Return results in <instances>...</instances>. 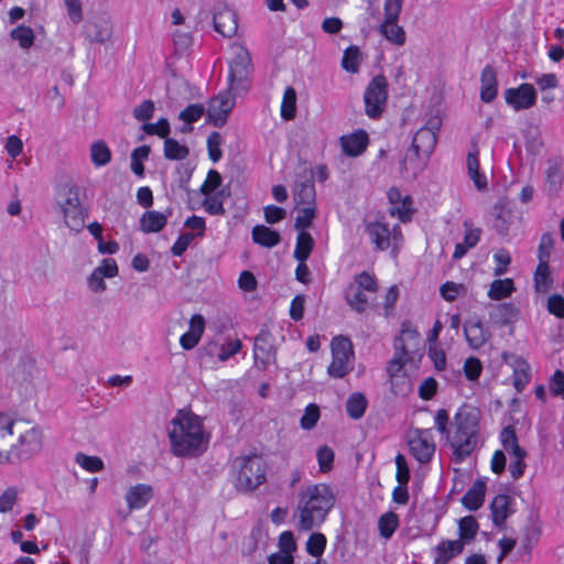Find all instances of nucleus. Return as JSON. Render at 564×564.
<instances>
[{"instance_id":"obj_1","label":"nucleus","mask_w":564,"mask_h":564,"mask_svg":"<svg viewBox=\"0 0 564 564\" xmlns=\"http://www.w3.org/2000/svg\"><path fill=\"white\" fill-rule=\"evenodd\" d=\"M171 451L177 457H198L206 452L209 434L204 431L202 419L192 413L180 411L169 427Z\"/></svg>"},{"instance_id":"obj_2","label":"nucleus","mask_w":564,"mask_h":564,"mask_svg":"<svg viewBox=\"0 0 564 564\" xmlns=\"http://www.w3.org/2000/svg\"><path fill=\"white\" fill-rule=\"evenodd\" d=\"M480 411L476 406L463 404L454 416V432L447 433V443L452 448L453 460L463 463L469 457L479 441Z\"/></svg>"},{"instance_id":"obj_3","label":"nucleus","mask_w":564,"mask_h":564,"mask_svg":"<svg viewBox=\"0 0 564 564\" xmlns=\"http://www.w3.org/2000/svg\"><path fill=\"white\" fill-rule=\"evenodd\" d=\"M335 503L330 487L326 484L308 486L300 494L297 511L300 512L299 527L308 531L319 525Z\"/></svg>"},{"instance_id":"obj_4","label":"nucleus","mask_w":564,"mask_h":564,"mask_svg":"<svg viewBox=\"0 0 564 564\" xmlns=\"http://www.w3.org/2000/svg\"><path fill=\"white\" fill-rule=\"evenodd\" d=\"M232 466L238 469L235 487L240 491H253L265 481L263 460L258 455L237 457Z\"/></svg>"},{"instance_id":"obj_5","label":"nucleus","mask_w":564,"mask_h":564,"mask_svg":"<svg viewBox=\"0 0 564 564\" xmlns=\"http://www.w3.org/2000/svg\"><path fill=\"white\" fill-rule=\"evenodd\" d=\"M79 192V187L75 184L67 186L56 199V205L63 215L65 225L77 232L83 229L87 217V210L82 205Z\"/></svg>"},{"instance_id":"obj_6","label":"nucleus","mask_w":564,"mask_h":564,"mask_svg":"<svg viewBox=\"0 0 564 564\" xmlns=\"http://www.w3.org/2000/svg\"><path fill=\"white\" fill-rule=\"evenodd\" d=\"M235 56L229 62V90L240 94L249 88V76L252 72L251 56L243 46H235Z\"/></svg>"},{"instance_id":"obj_7","label":"nucleus","mask_w":564,"mask_h":564,"mask_svg":"<svg viewBox=\"0 0 564 564\" xmlns=\"http://www.w3.org/2000/svg\"><path fill=\"white\" fill-rule=\"evenodd\" d=\"M42 431L39 427H32L25 433L20 434L18 443L10 445L6 460L9 464H14L30 459L42 449Z\"/></svg>"},{"instance_id":"obj_8","label":"nucleus","mask_w":564,"mask_h":564,"mask_svg":"<svg viewBox=\"0 0 564 564\" xmlns=\"http://www.w3.org/2000/svg\"><path fill=\"white\" fill-rule=\"evenodd\" d=\"M388 99V82L383 75L375 76L364 94L365 112L371 119L381 117Z\"/></svg>"},{"instance_id":"obj_9","label":"nucleus","mask_w":564,"mask_h":564,"mask_svg":"<svg viewBox=\"0 0 564 564\" xmlns=\"http://www.w3.org/2000/svg\"><path fill=\"white\" fill-rule=\"evenodd\" d=\"M330 348L333 360L328 366V375L341 379L351 370L349 362L354 358L352 344L348 337L335 336L332 339Z\"/></svg>"},{"instance_id":"obj_10","label":"nucleus","mask_w":564,"mask_h":564,"mask_svg":"<svg viewBox=\"0 0 564 564\" xmlns=\"http://www.w3.org/2000/svg\"><path fill=\"white\" fill-rule=\"evenodd\" d=\"M403 1H384V20L379 28L380 33L386 40L395 45H403L405 43V32L402 26L398 25Z\"/></svg>"},{"instance_id":"obj_11","label":"nucleus","mask_w":564,"mask_h":564,"mask_svg":"<svg viewBox=\"0 0 564 564\" xmlns=\"http://www.w3.org/2000/svg\"><path fill=\"white\" fill-rule=\"evenodd\" d=\"M410 453L420 464H427L432 460L436 444L430 429H415L408 434Z\"/></svg>"},{"instance_id":"obj_12","label":"nucleus","mask_w":564,"mask_h":564,"mask_svg":"<svg viewBox=\"0 0 564 564\" xmlns=\"http://www.w3.org/2000/svg\"><path fill=\"white\" fill-rule=\"evenodd\" d=\"M236 95L238 94L235 93V90H229L228 87L227 91L220 93L209 100L207 118L214 127L219 128L226 123L227 118L235 106Z\"/></svg>"},{"instance_id":"obj_13","label":"nucleus","mask_w":564,"mask_h":564,"mask_svg":"<svg viewBox=\"0 0 564 564\" xmlns=\"http://www.w3.org/2000/svg\"><path fill=\"white\" fill-rule=\"evenodd\" d=\"M314 175L313 169L306 166L302 173H297L293 188V197L296 205H316Z\"/></svg>"},{"instance_id":"obj_14","label":"nucleus","mask_w":564,"mask_h":564,"mask_svg":"<svg viewBox=\"0 0 564 564\" xmlns=\"http://www.w3.org/2000/svg\"><path fill=\"white\" fill-rule=\"evenodd\" d=\"M441 126L440 118H432L426 126L416 131L412 139L411 148L414 151L423 153L424 156H431L437 143V131Z\"/></svg>"},{"instance_id":"obj_15","label":"nucleus","mask_w":564,"mask_h":564,"mask_svg":"<svg viewBox=\"0 0 564 564\" xmlns=\"http://www.w3.org/2000/svg\"><path fill=\"white\" fill-rule=\"evenodd\" d=\"M366 232L368 234L371 242L375 245L376 250L384 251L389 249L391 239L398 241L402 238L401 229L395 225L390 230L389 225L382 221H373L366 226Z\"/></svg>"},{"instance_id":"obj_16","label":"nucleus","mask_w":564,"mask_h":564,"mask_svg":"<svg viewBox=\"0 0 564 564\" xmlns=\"http://www.w3.org/2000/svg\"><path fill=\"white\" fill-rule=\"evenodd\" d=\"M273 340V335L267 328H262L254 338L253 356L256 362H260L262 370L276 360V348Z\"/></svg>"},{"instance_id":"obj_17","label":"nucleus","mask_w":564,"mask_h":564,"mask_svg":"<svg viewBox=\"0 0 564 564\" xmlns=\"http://www.w3.org/2000/svg\"><path fill=\"white\" fill-rule=\"evenodd\" d=\"M421 346L422 343L417 329L411 322H403L401 333L394 339V349L412 358V355L420 351Z\"/></svg>"},{"instance_id":"obj_18","label":"nucleus","mask_w":564,"mask_h":564,"mask_svg":"<svg viewBox=\"0 0 564 564\" xmlns=\"http://www.w3.org/2000/svg\"><path fill=\"white\" fill-rule=\"evenodd\" d=\"M464 335L468 346L474 350L481 348L491 338L489 328L478 316H473L465 321Z\"/></svg>"},{"instance_id":"obj_19","label":"nucleus","mask_w":564,"mask_h":564,"mask_svg":"<svg viewBox=\"0 0 564 564\" xmlns=\"http://www.w3.org/2000/svg\"><path fill=\"white\" fill-rule=\"evenodd\" d=\"M505 99L516 111L529 109L535 105L536 91L531 84H521L517 88H508Z\"/></svg>"},{"instance_id":"obj_20","label":"nucleus","mask_w":564,"mask_h":564,"mask_svg":"<svg viewBox=\"0 0 564 564\" xmlns=\"http://www.w3.org/2000/svg\"><path fill=\"white\" fill-rule=\"evenodd\" d=\"M85 37L89 42L104 44L112 35V23L109 17L100 15L89 20L84 26Z\"/></svg>"},{"instance_id":"obj_21","label":"nucleus","mask_w":564,"mask_h":564,"mask_svg":"<svg viewBox=\"0 0 564 564\" xmlns=\"http://www.w3.org/2000/svg\"><path fill=\"white\" fill-rule=\"evenodd\" d=\"M339 143L343 152L351 158L362 154L369 143L368 133L359 129L350 134H345L339 138Z\"/></svg>"},{"instance_id":"obj_22","label":"nucleus","mask_w":564,"mask_h":564,"mask_svg":"<svg viewBox=\"0 0 564 564\" xmlns=\"http://www.w3.org/2000/svg\"><path fill=\"white\" fill-rule=\"evenodd\" d=\"M214 29L225 37H231L238 30L237 14L234 10L225 8L214 14Z\"/></svg>"},{"instance_id":"obj_23","label":"nucleus","mask_w":564,"mask_h":564,"mask_svg":"<svg viewBox=\"0 0 564 564\" xmlns=\"http://www.w3.org/2000/svg\"><path fill=\"white\" fill-rule=\"evenodd\" d=\"M429 159L430 156H424L423 153L414 151V149L410 147L401 162L400 170L412 178H416L425 169Z\"/></svg>"},{"instance_id":"obj_24","label":"nucleus","mask_w":564,"mask_h":564,"mask_svg":"<svg viewBox=\"0 0 564 564\" xmlns=\"http://www.w3.org/2000/svg\"><path fill=\"white\" fill-rule=\"evenodd\" d=\"M205 330V318L195 314L189 321V330L180 338V345L185 350H191L197 346Z\"/></svg>"},{"instance_id":"obj_25","label":"nucleus","mask_w":564,"mask_h":564,"mask_svg":"<svg viewBox=\"0 0 564 564\" xmlns=\"http://www.w3.org/2000/svg\"><path fill=\"white\" fill-rule=\"evenodd\" d=\"M519 313V308L513 303H501L491 308L489 317L498 327H506L517 321Z\"/></svg>"},{"instance_id":"obj_26","label":"nucleus","mask_w":564,"mask_h":564,"mask_svg":"<svg viewBox=\"0 0 564 564\" xmlns=\"http://www.w3.org/2000/svg\"><path fill=\"white\" fill-rule=\"evenodd\" d=\"M153 498V489L150 485L138 484L126 494V500L130 510L141 509Z\"/></svg>"},{"instance_id":"obj_27","label":"nucleus","mask_w":564,"mask_h":564,"mask_svg":"<svg viewBox=\"0 0 564 564\" xmlns=\"http://www.w3.org/2000/svg\"><path fill=\"white\" fill-rule=\"evenodd\" d=\"M512 498L508 495H498L490 503L491 518L496 527L501 528L505 525L507 518L510 516V505Z\"/></svg>"},{"instance_id":"obj_28","label":"nucleus","mask_w":564,"mask_h":564,"mask_svg":"<svg viewBox=\"0 0 564 564\" xmlns=\"http://www.w3.org/2000/svg\"><path fill=\"white\" fill-rule=\"evenodd\" d=\"M486 482L484 480H476L467 492L462 497L460 501L465 508L470 511L478 510L485 500Z\"/></svg>"},{"instance_id":"obj_29","label":"nucleus","mask_w":564,"mask_h":564,"mask_svg":"<svg viewBox=\"0 0 564 564\" xmlns=\"http://www.w3.org/2000/svg\"><path fill=\"white\" fill-rule=\"evenodd\" d=\"M481 89L480 99L484 102H491L498 93L497 89V74L494 67L487 65L481 72Z\"/></svg>"},{"instance_id":"obj_30","label":"nucleus","mask_w":564,"mask_h":564,"mask_svg":"<svg viewBox=\"0 0 564 564\" xmlns=\"http://www.w3.org/2000/svg\"><path fill=\"white\" fill-rule=\"evenodd\" d=\"M140 230L144 234L161 231L167 224V215L156 210H148L140 218Z\"/></svg>"},{"instance_id":"obj_31","label":"nucleus","mask_w":564,"mask_h":564,"mask_svg":"<svg viewBox=\"0 0 564 564\" xmlns=\"http://www.w3.org/2000/svg\"><path fill=\"white\" fill-rule=\"evenodd\" d=\"M478 154H479L478 147L476 143H473V151H469L467 154V171H468V175L473 180L475 186L478 189H484L487 186V178L479 171L480 165H479Z\"/></svg>"},{"instance_id":"obj_32","label":"nucleus","mask_w":564,"mask_h":564,"mask_svg":"<svg viewBox=\"0 0 564 564\" xmlns=\"http://www.w3.org/2000/svg\"><path fill=\"white\" fill-rule=\"evenodd\" d=\"M541 531L538 527L530 524L524 528L521 545L518 553L521 555L523 562H529L533 546L538 543Z\"/></svg>"},{"instance_id":"obj_33","label":"nucleus","mask_w":564,"mask_h":564,"mask_svg":"<svg viewBox=\"0 0 564 564\" xmlns=\"http://www.w3.org/2000/svg\"><path fill=\"white\" fill-rule=\"evenodd\" d=\"M252 240L265 248H272L280 243V234L264 225H257L252 228Z\"/></svg>"},{"instance_id":"obj_34","label":"nucleus","mask_w":564,"mask_h":564,"mask_svg":"<svg viewBox=\"0 0 564 564\" xmlns=\"http://www.w3.org/2000/svg\"><path fill=\"white\" fill-rule=\"evenodd\" d=\"M242 344L239 339L229 341L226 346L218 345L217 343H209L204 349L207 355L213 356L217 354L220 361H227L230 357L241 350Z\"/></svg>"},{"instance_id":"obj_35","label":"nucleus","mask_w":564,"mask_h":564,"mask_svg":"<svg viewBox=\"0 0 564 564\" xmlns=\"http://www.w3.org/2000/svg\"><path fill=\"white\" fill-rule=\"evenodd\" d=\"M14 421L4 414H0V464L8 463L6 460V448L11 445V437L13 435Z\"/></svg>"},{"instance_id":"obj_36","label":"nucleus","mask_w":564,"mask_h":564,"mask_svg":"<svg viewBox=\"0 0 564 564\" xmlns=\"http://www.w3.org/2000/svg\"><path fill=\"white\" fill-rule=\"evenodd\" d=\"M313 248H314V239L311 236V234H308L305 230L299 231V235L296 238V246H295V250H294V258L299 262H305L308 259Z\"/></svg>"},{"instance_id":"obj_37","label":"nucleus","mask_w":564,"mask_h":564,"mask_svg":"<svg viewBox=\"0 0 564 564\" xmlns=\"http://www.w3.org/2000/svg\"><path fill=\"white\" fill-rule=\"evenodd\" d=\"M368 401L364 393H351L346 402V411L349 417L358 420L364 416L367 409Z\"/></svg>"},{"instance_id":"obj_38","label":"nucleus","mask_w":564,"mask_h":564,"mask_svg":"<svg viewBox=\"0 0 564 564\" xmlns=\"http://www.w3.org/2000/svg\"><path fill=\"white\" fill-rule=\"evenodd\" d=\"M345 299L349 306L356 312L362 313L367 310L368 299L359 286L349 284L345 291Z\"/></svg>"},{"instance_id":"obj_39","label":"nucleus","mask_w":564,"mask_h":564,"mask_svg":"<svg viewBox=\"0 0 564 564\" xmlns=\"http://www.w3.org/2000/svg\"><path fill=\"white\" fill-rule=\"evenodd\" d=\"M516 291L512 279L494 280L490 284L488 296L491 300L499 301L510 296Z\"/></svg>"},{"instance_id":"obj_40","label":"nucleus","mask_w":564,"mask_h":564,"mask_svg":"<svg viewBox=\"0 0 564 564\" xmlns=\"http://www.w3.org/2000/svg\"><path fill=\"white\" fill-rule=\"evenodd\" d=\"M464 543L460 540H445L436 545V556L449 562L453 557L464 551Z\"/></svg>"},{"instance_id":"obj_41","label":"nucleus","mask_w":564,"mask_h":564,"mask_svg":"<svg viewBox=\"0 0 564 564\" xmlns=\"http://www.w3.org/2000/svg\"><path fill=\"white\" fill-rule=\"evenodd\" d=\"M479 525L473 516L464 517L458 522V534L464 544H469L475 540Z\"/></svg>"},{"instance_id":"obj_42","label":"nucleus","mask_w":564,"mask_h":564,"mask_svg":"<svg viewBox=\"0 0 564 564\" xmlns=\"http://www.w3.org/2000/svg\"><path fill=\"white\" fill-rule=\"evenodd\" d=\"M553 279L550 274L549 262L539 261L534 273V286L536 292L545 293L550 290Z\"/></svg>"},{"instance_id":"obj_43","label":"nucleus","mask_w":564,"mask_h":564,"mask_svg":"<svg viewBox=\"0 0 564 564\" xmlns=\"http://www.w3.org/2000/svg\"><path fill=\"white\" fill-rule=\"evenodd\" d=\"M189 149L186 145L180 144L175 139L169 138L164 140V156L167 160L181 161L188 156Z\"/></svg>"},{"instance_id":"obj_44","label":"nucleus","mask_w":564,"mask_h":564,"mask_svg":"<svg viewBox=\"0 0 564 564\" xmlns=\"http://www.w3.org/2000/svg\"><path fill=\"white\" fill-rule=\"evenodd\" d=\"M296 115V91L293 87L284 90L281 104V117L284 120H292Z\"/></svg>"},{"instance_id":"obj_45","label":"nucleus","mask_w":564,"mask_h":564,"mask_svg":"<svg viewBox=\"0 0 564 564\" xmlns=\"http://www.w3.org/2000/svg\"><path fill=\"white\" fill-rule=\"evenodd\" d=\"M90 158L96 166H105L111 161V151L104 141H96L90 147Z\"/></svg>"},{"instance_id":"obj_46","label":"nucleus","mask_w":564,"mask_h":564,"mask_svg":"<svg viewBox=\"0 0 564 564\" xmlns=\"http://www.w3.org/2000/svg\"><path fill=\"white\" fill-rule=\"evenodd\" d=\"M361 53L358 46L351 45L344 52L341 66L345 70L356 74L359 70Z\"/></svg>"},{"instance_id":"obj_47","label":"nucleus","mask_w":564,"mask_h":564,"mask_svg":"<svg viewBox=\"0 0 564 564\" xmlns=\"http://www.w3.org/2000/svg\"><path fill=\"white\" fill-rule=\"evenodd\" d=\"M399 525V518L394 512H387L379 518L378 527L380 535L390 539Z\"/></svg>"},{"instance_id":"obj_48","label":"nucleus","mask_w":564,"mask_h":564,"mask_svg":"<svg viewBox=\"0 0 564 564\" xmlns=\"http://www.w3.org/2000/svg\"><path fill=\"white\" fill-rule=\"evenodd\" d=\"M12 40L18 41L22 48H30L34 44V32L30 26L23 24L17 26L10 32Z\"/></svg>"},{"instance_id":"obj_49","label":"nucleus","mask_w":564,"mask_h":564,"mask_svg":"<svg viewBox=\"0 0 564 564\" xmlns=\"http://www.w3.org/2000/svg\"><path fill=\"white\" fill-rule=\"evenodd\" d=\"M316 217V205H306L299 209L295 218L294 228L299 231L305 230L312 226L313 219Z\"/></svg>"},{"instance_id":"obj_50","label":"nucleus","mask_w":564,"mask_h":564,"mask_svg":"<svg viewBox=\"0 0 564 564\" xmlns=\"http://www.w3.org/2000/svg\"><path fill=\"white\" fill-rule=\"evenodd\" d=\"M224 191H219L214 195L206 196L203 200V207L209 215H225L226 210L224 208Z\"/></svg>"},{"instance_id":"obj_51","label":"nucleus","mask_w":564,"mask_h":564,"mask_svg":"<svg viewBox=\"0 0 564 564\" xmlns=\"http://www.w3.org/2000/svg\"><path fill=\"white\" fill-rule=\"evenodd\" d=\"M326 536L323 533H312L306 542V552L314 557H319L326 547Z\"/></svg>"},{"instance_id":"obj_52","label":"nucleus","mask_w":564,"mask_h":564,"mask_svg":"<svg viewBox=\"0 0 564 564\" xmlns=\"http://www.w3.org/2000/svg\"><path fill=\"white\" fill-rule=\"evenodd\" d=\"M75 462L90 473H97L104 469V462L98 456H88L84 453H77Z\"/></svg>"},{"instance_id":"obj_53","label":"nucleus","mask_w":564,"mask_h":564,"mask_svg":"<svg viewBox=\"0 0 564 564\" xmlns=\"http://www.w3.org/2000/svg\"><path fill=\"white\" fill-rule=\"evenodd\" d=\"M142 130L147 134H150V135L155 134V135H159L160 138L165 139L171 132V127H170V122L166 118H161L158 120L156 123H149V122L143 123Z\"/></svg>"},{"instance_id":"obj_54","label":"nucleus","mask_w":564,"mask_h":564,"mask_svg":"<svg viewBox=\"0 0 564 564\" xmlns=\"http://www.w3.org/2000/svg\"><path fill=\"white\" fill-rule=\"evenodd\" d=\"M205 113V108L202 104H191L178 115V119L187 124L198 121Z\"/></svg>"},{"instance_id":"obj_55","label":"nucleus","mask_w":564,"mask_h":564,"mask_svg":"<svg viewBox=\"0 0 564 564\" xmlns=\"http://www.w3.org/2000/svg\"><path fill=\"white\" fill-rule=\"evenodd\" d=\"M223 138L217 131H213L207 139V149L209 159L216 163L221 159L223 152L220 150Z\"/></svg>"},{"instance_id":"obj_56","label":"nucleus","mask_w":564,"mask_h":564,"mask_svg":"<svg viewBox=\"0 0 564 564\" xmlns=\"http://www.w3.org/2000/svg\"><path fill=\"white\" fill-rule=\"evenodd\" d=\"M529 365L522 361L513 371V386L521 392L530 380Z\"/></svg>"},{"instance_id":"obj_57","label":"nucleus","mask_w":564,"mask_h":564,"mask_svg":"<svg viewBox=\"0 0 564 564\" xmlns=\"http://www.w3.org/2000/svg\"><path fill=\"white\" fill-rule=\"evenodd\" d=\"M221 175L216 170H210L207 174V178L200 186V193L205 196L212 195L221 185Z\"/></svg>"},{"instance_id":"obj_58","label":"nucleus","mask_w":564,"mask_h":564,"mask_svg":"<svg viewBox=\"0 0 564 564\" xmlns=\"http://www.w3.org/2000/svg\"><path fill=\"white\" fill-rule=\"evenodd\" d=\"M319 419V409L316 404L311 403L305 408L304 414L301 417V427L304 430H312Z\"/></svg>"},{"instance_id":"obj_59","label":"nucleus","mask_w":564,"mask_h":564,"mask_svg":"<svg viewBox=\"0 0 564 564\" xmlns=\"http://www.w3.org/2000/svg\"><path fill=\"white\" fill-rule=\"evenodd\" d=\"M334 457V451L326 445L317 451V460L322 473H327L333 468Z\"/></svg>"},{"instance_id":"obj_60","label":"nucleus","mask_w":564,"mask_h":564,"mask_svg":"<svg viewBox=\"0 0 564 564\" xmlns=\"http://www.w3.org/2000/svg\"><path fill=\"white\" fill-rule=\"evenodd\" d=\"M19 491L17 487L7 488L0 496V512L6 513L12 510L18 500Z\"/></svg>"},{"instance_id":"obj_61","label":"nucleus","mask_w":564,"mask_h":564,"mask_svg":"<svg viewBox=\"0 0 564 564\" xmlns=\"http://www.w3.org/2000/svg\"><path fill=\"white\" fill-rule=\"evenodd\" d=\"M154 109L155 106L152 100H144L133 109V117L138 121H142L145 123L148 120L152 118Z\"/></svg>"},{"instance_id":"obj_62","label":"nucleus","mask_w":564,"mask_h":564,"mask_svg":"<svg viewBox=\"0 0 564 564\" xmlns=\"http://www.w3.org/2000/svg\"><path fill=\"white\" fill-rule=\"evenodd\" d=\"M546 184L550 193H557L562 185V174L556 165H552L546 171Z\"/></svg>"},{"instance_id":"obj_63","label":"nucleus","mask_w":564,"mask_h":564,"mask_svg":"<svg viewBox=\"0 0 564 564\" xmlns=\"http://www.w3.org/2000/svg\"><path fill=\"white\" fill-rule=\"evenodd\" d=\"M441 295L447 302H453L460 293L466 292V288L463 284L446 282L440 289Z\"/></svg>"},{"instance_id":"obj_64","label":"nucleus","mask_w":564,"mask_h":564,"mask_svg":"<svg viewBox=\"0 0 564 564\" xmlns=\"http://www.w3.org/2000/svg\"><path fill=\"white\" fill-rule=\"evenodd\" d=\"M550 391L554 397L564 398V372L556 370L550 382Z\"/></svg>"}]
</instances>
